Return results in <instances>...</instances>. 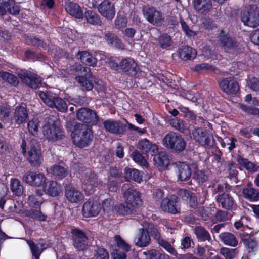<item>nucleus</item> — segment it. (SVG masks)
I'll return each instance as SVG.
<instances>
[{
  "instance_id": "35",
  "label": "nucleus",
  "mask_w": 259,
  "mask_h": 259,
  "mask_svg": "<svg viewBox=\"0 0 259 259\" xmlns=\"http://www.w3.org/2000/svg\"><path fill=\"white\" fill-rule=\"evenodd\" d=\"M76 56L82 63L88 65L95 66L97 64V61L96 59L86 51L78 52Z\"/></svg>"
},
{
  "instance_id": "19",
  "label": "nucleus",
  "mask_w": 259,
  "mask_h": 259,
  "mask_svg": "<svg viewBox=\"0 0 259 259\" xmlns=\"http://www.w3.org/2000/svg\"><path fill=\"white\" fill-rule=\"evenodd\" d=\"M18 75L22 82L31 88H37L41 82V78L36 74L24 73H19Z\"/></svg>"
},
{
  "instance_id": "62",
  "label": "nucleus",
  "mask_w": 259,
  "mask_h": 259,
  "mask_svg": "<svg viewBox=\"0 0 259 259\" xmlns=\"http://www.w3.org/2000/svg\"><path fill=\"white\" fill-rule=\"evenodd\" d=\"M240 108L243 111H244V112H246L249 114L259 115L258 108L247 107L246 105L243 104L240 105Z\"/></svg>"
},
{
  "instance_id": "29",
  "label": "nucleus",
  "mask_w": 259,
  "mask_h": 259,
  "mask_svg": "<svg viewBox=\"0 0 259 259\" xmlns=\"http://www.w3.org/2000/svg\"><path fill=\"white\" fill-rule=\"evenodd\" d=\"M103 124L106 131L113 134H121L123 129L119 121L112 119H107L103 121Z\"/></svg>"
},
{
  "instance_id": "37",
  "label": "nucleus",
  "mask_w": 259,
  "mask_h": 259,
  "mask_svg": "<svg viewBox=\"0 0 259 259\" xmlns=\"http://www.w3.org/2000/svg\"><path fill=\"white\" fill-rule=\"evenodd\" d=\"M26 242L29 246L32 255L35 259H39V256L44 249L46 248L44 244H36L33 241L27 240Z\"/></svg>"
},
{
  "instance_id": "32",
  "label": "nucleus",
  "mask_w": 259,
  "mask_h": 259,
  "mask_svg": "<svg viewBox=\"0 0 259 259\" xmlns=\"http://www.w3.org/2000/svg\"><path fill=\"white\" fill-rule=\"evenodd\" d=\"M179 195L191 207H195L197 205V200L194 193L182 189L179 191Z\"/></svg>"
},
{
  "instance_id": "26",
  "label": "nucleus",
  "mask_w": 259,
  "mask_h": 259,
  "mask_svg": "<svg viewBox=\"0 0 259 259\" xmlns=\"http://www.w3.org/2000/svg\"><path fill=\"white\" fill-rule=\"evenodd\" d=\"M177 167L178 180L186 181L190 178L191 169L188 164L184 162H179L177 164Z\"/></svg>"
},
{
  "instance_id": "55",
  "label": "nucleus",
  "mask_w": 259,
  "mask_h": 259,
  "mask_svg": "<svg viewBox=\"0 0 259 259\" xmlns=\"http://www.w3.org/2000/svg\"><path fill=\"white\" fill-rule=\"evenodd\" d=\"M11 114V110L9 106L7 105L0 106V118L3 122H8Z\"/></svg>"
},
{
  "instance_id": "45",
  "label": "nucleus",
  "mask_w": 259,
  "mask_h": 259,
  "mask_svg": "<svg viewBox=\"0 0 259 259\" xmlns=\"http://www.w3.org/2000/svg\"><path fill=\"white\" fill-rule=\"evenodd\" d=\"M105 38L108 43L113 46L119 49H123L124 45L115 34L108 33L105 35Z\"/></svg>"
},
{
  "instance_id": "59",
  "label": "nucleus",
  "mask_w": 259,
  "mask_h": 259,
  "mask_svg": "<svg viewBox=\"0 0 259 259\" xmlns=\"http://www.w3.org/2000/svg\"><path fill=\"white\" fill-rule=\"evenodd\" d=\"M159 44L161 48L166 49L171 45L172 40L169 36L164 34L159 37Z\"/></svg>"
},
{
  "instance_id": "13",
  "label": "nucleus",
  "mask_w": 259,
  "mask_h": 259,
  "mask_svg": "<svg viewBox=\"0 0 259 259\" xmlns=\"http://www.w3.org/2000/svg\"><path fill=\"white\" fill-rule=\"evenodd\" d=\"M22 180L31 186L40 187L45 184L46 177L43 174L29 171L23 176Z\"/></svg>"
},
{
  "instance_id": "20",
  "label": "nucleus",
  "mask_w": 259,
  "mask_h": 259,
  "mask_svg": "<svg viewBox=\"0 0 259 259\" xmlns=\"http://www.w3.org/2000/svg\"><path fill=\"white\" fill-rule=\"evenodd\" d=\"M6 11L16 15L19 13L20 9L13 0H0V14L3 15Z\"/></svg>"
},
{
  "instance_id": "36",
  "label": "nucleus",
  "mask_w": 259,
  "mask_h": 259,
  "mask_svg": "<svg viewBox=\"0 0 259 259\" xmlns=\"http://www.w3.org/2000/svg\"><path fill=\"white\" fill-rule=\"evenodd\" d=\"M221 240L226 245L235 247L238 245V240L236 236L230 233L224 232L219 235Z\"/></svg>"
},
{
  "instance_id": "49",
  "label": "nucleus",
  "mask_w": 259,
  "mask_h": 259,
  "mask_svg": "<svg viewBox=\"0 0 259 259\" xmlns=\"http://www.w3.org/2000/svg\"><path fill=\"white\" fill-rule=\"evenodd\" d=\"M238 162L245 169L252 172L256 171L259 167L254 163L249 161L247 159L242 157L238 158Z\"/></svg>"
},
{
  "instance_id": "5",
  "label": "nucleus",
  "mask_w": 259,
  "mask_h": 259,
  "mask_svg": "<svg viewBox=\"0 0 259 259\" xmlns=\"http://www.w3.org/2000/svg\"><path fill=\"white\" fill-rule=\"evenodd\" d=\"M70 71L71 73L76 75H81L76 76L75 79L87 90L90 91L93 89V85L92 83L87 79V78H90L92 76L89 68L83 67L79 63H75L70 67Z\"/></svg>"
},
{
  "instance_id": "44",
  "label": "nucleus",
  "mask_w": 259,
  "mask_h": 259,
  "mask_svg": "<svg viewBox=\"0 0 259 259\" xmlns=\"http://www.w3.org/2000/svg\"><path fill=\"white\" fill-rule=\"evenodd\" d=\"M116 210L117 213L122 215H128L136 212V209L131 205L127 204L126 202L117 206Z\"/></svg>"
},
{
  "instance_id": "43",
  "label": "nucleus",
  "mask_w": 259,
  "mask_h": 259,
  "mask_svg": "<svg viewBox=\"0 0 259 259\" xmlns=\"http://www.w3.org/2000/svg\"><path fill=\"white\" fill-rule=\"evenodd\" d=\"M84 16L87 22L92 25H100L101 23L99 15L92 10H87Z\"/></svg>"
},
{
  "instance_id": "8",
  "label": "nucleus",
  "mask_w": 259,
  "mask_h": 259,
  "mask_svg": "<svg viewBox=\"0 0 259 259\" xmlns=\"http://www.w3.org/2000/svg\"><path fill=\"white\" fill-rule=\"evenodd\" d=\"M26 144L25 140H23L21 147L22 149L23 153L25 155L27 159L29 161L32 165L34 166H38L40 165L42 161V157L40 149L37 148L33 145H31L27 149H26Z\"/></svg>"
},
{
  "instance_id": "6",
  "label": "nucleus",
  "mask_w": 259,
  "mask_h": 259,
  "mask_svg": "<svg viewBox=\"0 0 259 259\" xmlns=\"http://www.w3.org/2000/svg\"><path fill=\"white\" fill-rule=\"evenodd\" d=\"M241 19L245 25L256 27L259 25V8L255 5L244 8L241 14Z\"/></svg>"
},
{
  "instance_id": "10",
  "label": "nucleus",
  "mask_w": 259,
  "mask_h": 259,
  "mask_svg": "<svg viewBox=\"0 0 259 259\" xmlns=\"http://www.w3.org/2000/svg\"><path fill=\"white\" fill-rule=\"evenodd\" d=\"M76 117L79 120L91 125H96L99 121V117L95 111L85 107L77 111Z\"/></svg>"
},
{
  "instance_id": "40",
  "label": "nucleus",
  "mask_w": 259,
  "mask_h": 259,
  "mask_svg": "<svg viewBox=\"0 0 259 259\" xmlns=\"http://www.w3.org/2000/svg\"><path fill=\"white\" fill-rule=\"evenodd\" d=\"M124 171L125 178L128 180H133L134 181L139 183L141 181L142 179V176L138 170L136 169L125 168L124 169Z\"/></svg>"
},
{
  "instance_id": "41",
  "label": "nucleus",
  "mask_w": 259,
  "mask_h": 259,
  "mask_svg": "<svg viewBox=\"0 0 259 259\" xmlns=\"http://www.w3.org/2000/svg\"><path fill=\"white\" fill-rule=\"evenodd\" d=\"M51 173L55 178L62 179L67 175V170L63 166L59 165H54L50 169Z\"/></svg>"
},
{
  "instance_id": "16",
  "label": "nucleus",
  "mask_w": 259,
  "mask_h": 259,
  "mask_svg": "<svg viewBox=\"0 0 259 259\" xmlns=\"http://www.w3.org/2000/svg\"><path fill=\"white\" fill-rule=\"evenodd\" d=\"M125 201L135 209L141 205L140 193L135 189H128L123 194Z\"/></svg>"
},
{
  "instance_id": "3",
  "label": "nucleus",
  "mask_w": 259,
  "mask_h": 259,
  "mask_svg": "<svg viewBox=\"0 0 259 259\" xmlns=\"http://www.w3.org/2000/svg\"><path fill=\"white\" fill-rule=\"evenodd\" d=\"M162 144L166 148L177 153L183 151L186 146L184 139L180 134L174 132H170L164 136Z\"/></svg>"
},
{
  "instance_id": "57",
  "label": "nucleus",
  "mask_w": 259,
  "mask_h": 259,
  "mask_svg": "<svg viewBox=\"0 0 259 259\" xmlns=\"http://www.w3.org/2000/svg\"><path fill=\"white\" fill-rule=\"evenodd\" d=\"M28 203L30 207H39L42 203V198L40 197H36V195L32 194L29 196Z\"/></svg>"
},
{
  "instance_id": "58",
  "label": "nucleus",
  "mask_w": 259,
  "mask_h": 259,
  "mask_svg": "<svg viewBox=\"0 0 259 259\" xmlns=\"http://www.w3.org/2000/svg\"><path fill=\"white\" fill-rule=\"evenodd\" d=\"M115 241L117 247L125 252H128L130 250V246L123 240L120 236H115Z\"/></svg>"
},
{
  "instance_id": "46",
  "label": "nucleus",
  "mask_w": 259,
  "mask_h": 259,
  "mask_svg": "<svg viewBox=\"0 0 259 259\" xmlns=\"http://www.w3.org/2000/svg\"><path fill=\"white\" fill-rule=\"evenodd\" d=\"M218 141L223 148H225L227 146L229 151H232L236 147L237 139L234 137H226L224 139L220 138Z\"/></svg>"
},
{
  "instance_id": "50",
  "label": "nucleus",
  "mask_w": 259,
  "mask_h": 259,
  "mask_svg": "<svg viewBox=\"0 0 259 259\" xmlns=\"http://www.w3.org/2000/svg\"><path fill=\"white\" fill-rule=\"evenodd\" d=\"M246 248L249 253L254 252L257 249V244L256 241L250 236H248L243 240Z\"/></svg>"
},
{
  "instance_id": "39",
  "label": "nucleus",
  "mask_w": 259,
  "mask_h": 259,
  "mask_svg": "<svg viewBox=\"0 0 259 259\" xmlns=\"http://www.w3.org/2000/svg\"><path fill=\"white\" fill-rule=\"evenodd\" d=\"M243 194L246 199L250 201H256L259 199V192L251 187L244 188Z\"/></svg>"
},
{
  "instance_id": "17",
  "label": "nucleus",
  "mask_w": 259,
  "mask_h": 259,
  "mask_svg": "<svg viewBox=\"0 0 259 259\" xmlns=\"http://www.w3.org/2000/svg\"><path fill=\"white\" fill-rule=\"evenodd\" d=\"M65 195L67 200L71 203H78L84 198L83 194L71 185L66 186Z\"/></svg>"
},
{
  "instance_id": "24",
  "label": "nucleus",
  "mask_w": 259,
  "mask_h": 259,
  "mask_svg": "<svg viewBox=\"0 0 259 259\" xmlns=\"http://www.w3.org/2000/svg\"><path fill=\"white\" fill-rule=\"evenodd\" d=\"M43 191L51 197H56L62 193V187L61 185L57 182L50 181L44 187Z\"/></svg>"
},
{
  "instance_id": "52",
  "label": "nucleus",
  "mask_w": 259,
  "mask_h": 259,
  "mask_svg": "<svg viewBox=\"0 0 259 259\" xmlns=\"http://www.w3.org/2000/svg\"><path fill=\"white\" fill-rule=\"evenodd\" d=\"M0 77L4 81L14 85H17L18 83L17 78L15 76L7 72L1 71Z\"/></svg>"
},
{
  "instance_id": "11",
  "label": "nucleus",
  "mask_w": 259,
  "mask_h": 259,
  "mask_svg": "<svg viewBox=\"0 0 259 259\" xmlns=\"http://www.w3.org/2000/svg\"><path fill=\"white\" fill-rule=\"evenodd\" d=\"M143 13L147 20L154 25H160L164 21L162 13L154 7H144Z\"/></svg>"
},
{
  "instance_id": "56",
  "label": "nucleus",
  "mask_w": 259,
  "mask_h": 259,
  "mask_svg": "<svg viewBox=\"0 0 259 259\" xmlns=\"http://www.w3.org/2000/svg\"><path fill=\"white\" fill-rule=\"evenodd\" d=\"M170 125L176 130L182 133H184L187 129L183 121L178 118L172 119L170 120Z\"/></svg>"
},
{
  "instance_id": "42",
  "label": "nucleus",
  "mask_w": 259,
  "mask_h": 259,
  "mask_svg": "<svg viewBox=\"0 0 259 259\" xmlns=\"http://www.w3.org/2000/svg\"><path fill=\"white\" fill-rule=\"evenodd\" d=\"M10 187L12 193L16 196H21L23 192V187L20 181L16 179L11 180Z\"/></svg>"
},
{
  "instance_id": "27",
  "label": "nucleus",
  "mask_w": 259,
  "mask_h": 259,
  "mask_svg": "<svg viewBox=\"0 0 259 259\" xmlns=\"http://www.w3.org/2000/svg\"><path fill=\"white\" fill-rule=\"evenodd\" d=\"M193 6L198 13L206 14L212 8V2L211 0H194Z\"/></svg>"
},
{
  "instance_id": "54",
  "label": "nucleus",
  "mask_w": 259,
  "mask_h": 259,
  "mask_svg": "<svg viewBox=\"0 0 259 259\" xmlns=\"http://www.w3.org/2000/svg\"><path fill=\"white\" fill-rule=\"evenodd\" d=\"M28 215L33 219L39 221H45L47 216L44 214L40 209H31L28 211Z\"/></svg>"
},
{
  "instance_id": "64",
  "label": "nucleus",
  "mask_w": 259,
  "mask_h": 259,
  "mask_svg": "<svg viewBox=\"0 0 259 259\" xmlns=\"http://www.w3.org/2000/svg\"><path fill=\"white\" fill-rule=\"evenodd\" d=\"M249 87L255 92H259V79L256 77H253L248 82Z\"/></svg>"
},
{
  "instance_id": "48",
  "label": "nucleus",
  "mask_w": 259,
  "mask_h": 259,
  "mask_svg": "<svg viewBox=\"0 0 259 259\" xmlns=\"http://www.w3.org/2000/svg\"><path fill=\"white\" fill-rule=\"evenodd\" d=\"M222 41L223 44L224 49L226 51H228L229 52L232 53L237 52V43L234 42L231 38L225 37Z\"/></svg>"
},
{
  "instance_id": "15",
  "label": "nucleus",
  "mask_w": 259,
  "mask_h": 259,
  "mask_svg": "<svg viewBox=\"0 0 259 259\" xmlns=\"http://www.w3.org/2000/svg\"><path fill=\"white\" fill-rule=\"evenodd\" d=\"M98 10L101 15L107 19H112L115 15L114 5L108 0H104L98 6Z\"/></svg>"
},
{
  "instance_id": "18",
  "label": "nucleus",
  "mask_w": 259,
  "mask_h": 259,
  "mask_svg": "<svg viewBox=\"0 0 259 259\" xmlns=\"http://www.w3.org/2000/svg\"><path fill=\"white\" fill-rule=\"evenodd\" d=\"M219 85L222 90L229 94H235L239 90L237 82L231 77L226 78L219 82Z\"/></svg>"
},
{
  "instance_id": "53",
  "label": "nucleus",
  "mask_w": 259,
  "mask_h": 259,
  "mask_svg": "<svg viewBox=\"0 0 259 259\" xmlns=\"http://www.w3.org/2000/svg\"><path fill=\"white\" fill-rule=\"evenodd\" d=\"M132 157L135 162L146 167L148 166V163L146 159L138 151L135 150L134 151L132 154Z\"/></svg>"
},
{
  "instance_id": "28",
  "label": "nucleus",
  "mask_w": 259,
  "mask_h": 259,
  "mask_svg": "<svg viewBox=\"0 0 259 259\" xmlns=\"http://www.w3.org/2000/svg\"><path fill=\"white\" fill-rule=\"evenodd\" d=\"M28 112L24 106H18L14 110L13 119L16 124L20 125L26 122Z\"/></svg>"
},
{
  "instance_id": "31",
  "label": "nucleus",
  "mask_w": 259,
  "mask_h": 259,
  "mask_svg": "<svg viewBox=\"0 0 259 259\" xmlns=\"http://www.w3.org/2000/svg\"><path fill=\"white\" fill-rule=\"evenodd\" d=\"M217 201L223 208L231 209L235 204L233 198L227 193H223L217 196Z\"/></svg>"
},
{
  "instance_id": "1",
  "label": "nucleus",
  "mask_w": 259,
  "mask_h": 259,
  "mask_svg": "<svg viewBox=\"0 0 259 259\" xmlns=\"http://www.w3.org/2000/svg\"><path fill=\"white\" fill-rule=\"evenodd\" d=\"M73 142L76 146L83 148L92 140L93 134L89 126L84 124H77L72 133Z\"/></svg>"
},
{
  "instance_id": "21",
  "label": "nucleus",
  "mask_w": 259,
  "mask_h": 259,
  "mask_svg": "<svg viewBox=\"0 0 259 259\" xmlns=\"http://www.w3.org/2000/svg\"><path fill=\"white\" fill-rule=\"evenodd\" d=\"M138 148L144 154L154 155L158 151L157 146L151 143L148 139H144L139 141Z\"/></svg>"
},
{
  "instance_id": "63",
  "label": "nucleus",
  "mask_w": 259,
  "mask_h": 259,
  "mask_svg": "<svg viewBox=\"0 0 259 259\" xmlns=\"http://www.w3.org/2000/svg\"><path fill=\"white\" fill-rule=\"evenodd\" d=\"M95 259H109L108 252L103 248H98L95 255Z\"/></svg>"
},
{
  "instance_id": "23",
  "label": "nucleus",
  "mask_w": 259,
  "mask_h": 259,
  "mask_svg": "<svg viewBox=\"0 0 259 259\" xmlns=\"http://www.w3.org/2000/svg\"><path fill=\"white\" fill-rule=\"evenodd\" d=\"M136 246L140 247H146L150 242V237L146 229H140L134 239Z\"/></svg>"
},
{
  "instance_id": "25",
  "label": "nucleus",
  "mask_w": 259,
  "mask_h": 259,
  "mask_svg": "<svg viewBox=\"0 0 259 259\" xmlns=\"http://www.w3.org/2000/svg\"><path fill=\"white\" fill-rule=\"evenodd\" d=\"M74 246L79 250H83L87 246V237L81 231L74 229L72 231Z\"/></svg>"
},
{
  "instance_id": "9",
  "label": "nucleus",
  "mask_w": 259,
  "mask_h": 259,
  "mask_svg": "<svg viewBox=\"0 0 259 259\" xmlns=\"http://www.w3.org/2000/svg\"><path fill=\"white\" fill-rule=\"evenodd\" d=\"M192 136L194 140L205 147H210L213 144V138L211 134L202 128H195L192 132Z\"/></svg>"
},
{
  "instance_id": "51",
  "label": "nucleus",
  "mask_w": 259,
  "mask_h": 259,
  "mask_svg": "<svg viewBox=\"0 0 259 259\" xmlns=\"http://www.w3.org/2000/svg\"><path fill=\"white\" fill-rule=\"evenodd\" d=\"M39 127V121L37 118L30 120L27 123V128L30 134L33 136L37 135Z\"/></svg>"
},
{
  "instance_id": "34",
  "label": "nucleus",
  "mask_w": 259,
  "mask_h": 259,
  "mask_svg": "<svg viewBox=\"0 0 259 259\" xmlns=\"http://www.w3.org/2000/svg\"><path fill=\"white\" fill-rule=\"evenodd\" d=\"M179 55L184 60L194 59L197 54L195 49L189 47L183 46L179 50Z\"/></svg>"
},
{
  "instance_id": "47",
  "label": "nucleus",
  "mask_w": 259,
  "mask_h": 259,
  "mask_svg": "<svg viewBox=\"0 0 259 259\" xmlns=\"http://www.w3.org/2000/svg\"><path fill=\"white\" fill-rule=\"evenodd\" d=\"M220 252L225 259H234L239 253L237 248L232 249L227 247H222Z\"/></svg>"
},
{
  "instance_id": "7",
  "label": "nucleus",
  "mask_w": 259,
  "mask_h": 259,
  "mask_svg": "<svg viewBox=\"0 0 259 259\" xmlns=\"http://www.w3.org/2000/svg\"><path fill=\"white\" fill-rule=\"evenodd\" d=\"M39 96L44 103L51 108H55L61 112H66L68 107L67 104L62 98L53 96L49 91H40Z\"/></svg>"
},
{
  "instance_id": "33",
  "label": "nucleus",
  "mask_w": 259,
  "mask_h": 259,
  "mask_svg": "<svg viewBox=\"0 0 259 259\" xmlns=\"http://www.w3.org/2000/svg\"><path fill=\"white\" fill-rule=\"evenodd\" d=\"M65 9L70 15L76 18H82L83 16V11L77 4L70 2L65 5Z\"/></svg>"
},
{
  "instance_id": "4",
  "label": "nucleus",
  "mask_w": 259,
  "mask_h": 259,
  "mask_svg": "<svg viewBox=\"0 0 259 259\" xmlns=\"http://www.w3.org/2000/svg\"><path fill=\"white\" fill-rule=\"evenodd\" d=\"M80 180L82 188L88 195L93 194L97 187L103 185V182L98 179L97 175L89 169L82 172Z\"/></svg>"
},
{
  "instance_id": "22",
  "label": "nucleus",
  "mask_w": 259,
  "mask_h": 259,
  "mask_svg": "<svg viewBox=\"0 0 259 259\" xmlns=\"http://www.w3.org/2000/svg\"><path fill=\"white\" fill-rule=\"evenodd\" d=\"M153 156L155 165L160 170H164L169 164V158L166 152L162 151Z\"/></svg>"
},
{
  "instance_id": "38",
  "label": "nucleus",
  "mask_w": 259,
  "mask_h": 259,
  "mask_svg": "<svg viewBox=\"0 0 259 259\" xmlns=\"http://www.w3.org/2000/svg\"><path fill=\"white\" fill-rule=\"evenodd\" d=\"M194 233L198 241H210L211 236L209 232L203 227L197 226L195 228Z\"/></svg>"
},
{
  "instance_id": "61",
  "label": "nucleus",
  "mask_w": 259,
  "mask_h": 259,
  "mask_svg": "<svg viewBox=\"0 0 259 259\" xmlns=\"http://www.w3.org/2000/svg\"><path fill=\"white\" fill-rule=\"evenodd\" d=\"M127 23V19L123 15L118 16L115 21V26L117 28L125 27Z\"/></svg>"
},
{
  "instance_id": "14",
  "label": "nucleus",
  "mask_w": 259,
  "mask_h": 259,
  "mask_svg": "<svg viewBox=\"0 0 259 259\" xmlns=\"http://www.w3.org/2000/svg\"><path fill=\"white\" fill-rule=\"evenodd\" d=\"M101 210L100 203L91 199L84 203L82 209L83 216L87 218L96 217L99 214Z\"/></svg>"
},
{
  "instance_id": "12",
  "label": "nucleus",
  "mask_w": 259,
  "mask_h": 259,
  "mask_svg": "<svg viewBox=\"0 0 259 259\" xmlns=\"http://www.w3.org/2000/svg\"><path fill=\"white\" fill-rule=\"evenodd\" d=\"M161 208L163 211L172 214L179 213L180 206L178 203V197L171 195L163 199L161 203Z\"/></svg>"
},
{
  "instance_id": "2",
  "label": "nucleus",
  "mask_w": 259,
  "mask_h": 259,
  "mask_svg": "<svg viewBox=\"0 0 259 259\" xmlns=\"http://www.w3.org/2000/svg\"><path fill=\"white\" fill-rule=\"evenodd\" d=\"M44 136L49 141H56L64 137L63 132L59 123L53 116L48 117L42 127Z\"/></svg>"
},
{
  "instance_id": "30",
  "label": "nucleus",
  "mask_w": 259,
  "mask_h": 259,
  "mask_svg": "<svg viewBox=\"0 0 259 259\" xmlns=\"http://www.w3.org/2000/svg\"><path fill=\"white\" fill-rule=\"evenodd\" d=\"M120 69L125 72H130L132 75L135 74L136 63L133 59L125 58L122 59L119 63Z\"/></svg>"
},
{
  "instance_id": "60",
  "label": "nucleus",
  "mask_w": 259,
  "mask_h": 259,
  "mask_svg": "<svg viewBox=\"0 0 259 259\" xmlns=\"http://www.w3.org/2000/svg\"><path fill=\"white\" fill-rule=\"evenodd\" d=\"M158 244L169 253L174 255H176L177 252L174 248L169 242L166 240L164 239L160 240L159 243H158Z\"/></svg>"
}]
</instances>
